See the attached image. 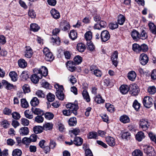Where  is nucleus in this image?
Instances as JSON below:
<instances>
[{
    "instance_id": "35",
    "label": "nucleus",
    "mask_w": 156,
    "mask_h": 156,
    "mask_svg": "<svg viewBox=\"0 0 156 156\" xmlns=\"http://www.w3.org/2000/svg\"><path fill=\"white\" fill-rule=\"evenodd\" d=\"M84 38L87 42L91 41L92 38V33L90 31H88L84 34Z\"/></svg>"
},
{
    "instance_id": "36",
    "label": "nucleus",
    "mask_w": 156,
    "mask_h": 156,
    "mask_svg": "<svg viewBox=\"0 0 156 156\" xmlns=\"http://www.w3.org/2000/svg\"><path fill=\"white\" fill-rule=\"evenodd\" d=\"M69 124L70 126H74L77 123L76 118L75 117L70 118L68 121Z\"/></svg>"
},
{
    "instance_id": "30",
    "label": "nucleus",
    "mask_w": 156,
    "mask_h": 156,
    "mask_svg": "<svg viewBox=\"0 0 156 156\" xmlns=\"http://www.w3.org/2000/svg\"><path fill=\"white\" fill-rule=\"evenodd\" d=\"M126 20V18L123 15L120 14L118 17L117 20L118 24L122 25H123L124 23Z\"/></svg>"
},
{
    "instance_id": "52",
    "label": "nucleus",
    "mask_w": 156,
    "mask_h": 156,
    "mask_svg": "<svg viewBox=\"0 0 156 156\" xmlns=\"http://www.w3.org/2000/svg\"><path fill=\"white\" fill-rule=\"evenodd\" d=\"M54 117V114L50 112H47L44 114L45 118L48 120H50L52 119Z\"/></svg>"
},
{
    "instance_id": "26",
    "label": "nucleus",
    "mask_w": 156,
    "mask_h": 156,
    "mask_svg": "<svg viewBox=\"0 0 156 156\" xmlns=\"http://www.w3.org/2000/svg\"><path fill=\"white\" fill-rule=\"evenodd\" d=\"M136 139L138 141H141L145 137L144 133L142 131L138 132L135 136Z\"/></svg>"
},
{
    "instance_id": "2",
    "label": "nucleus",
    "mask_w": 156,
    "mask_h": 156,
    "mask_svg": "<svg viewBox=\"0 0 156 156\" xmlns=\"http://www.w3.org/2000/svg\"><path fill=\"white\" fill-rule=\"evenodd\" d=\"M44 54L45 55V59L48 61H52L54 59V56L52 53L47 48H44L43 50Z\"/></svg>"
},
{
    "instance_id": "32",
    "label": "nucleus",
    "mask_w": 156,
    "mask_h": 156,
    "mask_svg": "<svg viewBox=\"0 0 156 156\" xmlns=\"http://www.w3.org/2000/svg\"><path fill=\"white\" fill-rule=\"evenodd\" d=\"M140 34L139 33V39L145 40L147 38L148 36L146 31L144 30H141Z\"/></svg>"
},
{
    "instance_id": "4",
    "label": "nucleus",
    "mask_w": 156,
    "mask_h": 156,
    "mask_svg": "<svg viewBox=\"0 0 156 156\" xmlns=\"http://www.w3.org/2000/svg\"><path fill=\"white\" fill-rule=\"evenodd\" d=\"M144 151L147 156H155L156 154L154 149L150 146H145L144 147Z\"/></svg>"
},
{
    "instance_id": "13",
    "label": "nucleus",
    "mask_w": 156,
    "mask_h": 156,
    "mask_svg": "<svg viewBox=\"0 0 156 156\" xmlns=\"http://www.w3.org/2000/svg\"><path fill=\"white\" fill-rule=\"evenodd\" d=\"M105 140L107 143L111 147H114L116 144L115 139L113 137L107 136L105 137Z\"/></svg>"
},
{
    "instance_id": "51",
    "label": "nucleus",
    "mask_w": 156,
    "mask_h": 156,
    "mask_svg": "<svg viewBox=\"0 0 156 156\" xmlns=\"http://www.w3.org/2000/svg\"><path fill=\"white\" fill-rule=\"evenodd\" d=\"M143 155L142 152L139 149L135 150L132 153L133 156H142Z\"/></svg>"
},
{
    "instance_id": "20",
    "label": "nucleus",
    "mask_w": 156,
    "mask_h": 156,
    "mask_svg": "<svg viewBox=\"0 0 156 156\" xmlns=\"http://www.w3.org/2000/svg\"><path fill=\"white\" fill-rule=\"evenodd\" d=\"M121 134V137L123 139L127 140L129 139L130 138L131 135L129 132L126 130L122 131Z\"/></svg>"
},
{
    "instance_id": "63",
    "label": "nucleus",
    "mask_w": 156,
    "mask_h": 156,
    "mask_svg": "<svg viewBox=\"0 0 156 156\" xmlns=\"http://www.w3.org/2000/svg\"><path fill=\"white\" fill-rule=\"evenodd\" d=\"M92 73L98 77H100L102 75V73L101 71L98 69H97Z\"/></svg>"
},
{
    "instance_id": "19",
    "label": "nucleus",
    "mask_w": 156,
    "mask_h": 156,
    "mask_svg": "<svg viewBox=\"0 0 156 156\" xmlns=\"http://www.w3.org/2000/svg\"><path fill=\"white\" fill-rule=\"evenodd\" d=\"M50 13L53 18L55 19H58L60 17L59 12L55 9H52L50 11Z\"/></svg>"
},
{
    "instance_id": "24",
    "label": "nucleus",
    "mask_w": 156,
    "mask_h": 156,
    "mask_svg": "<svg viewBox=\"0 0 156 156\" xmlns=\"http://www.w3.org/2000/svg\"><path fill=\"white\" fill-rule=\"evenodd\" d=\"M131 35L135 41L139 40V32L135 30H133L131 32Z\"/></svg>"
},
{
    "instance_id": "44",
    "label": "nucleus",
    "mask_w": 156,
    "mask_h": 156,
    "mask_svg": "<svg viewBox=\"0 0 156 156\" xmlns=\"http://www.w3.org/2000/svg\"><path fill=\"white\" fill-rule=\"evenodd\" d=\"M88 136L89 139H97L98 138V135L97 132H92L89 133Z\"/></svg>"
},
{
    "instance_id": "55",
    "label": "nucleus",
    "mask_w": 156,
    "mask_h": 156,
    "mask_svg": "<svg viewBox=\"0 0 156 156\" xmlns=\"http://www.w3.org/2000/svg\"><path fill=\"white\" fill-rule=\"evenodd\" d=\"M58 37L57 36H54V37H51V42H52L53 43V44H57L58 45L60 44V41L58 39Z\"/></svg>"
},
{
    "instance_id": "62",
    "label": "nucleus",
    "mask_w": 156,
    "mask_h": 156,
    "mask_svg": "<svg viewBox=\"0 0 156 156\" xmlns=\"http://www.w3.org/2000/svg\"><path fill=\"white\" fill-rule=\"evenodd\" d=\"M35 121L38 123H42L44 121V118L41 115H37L35 117Z\"/></svg>"
},
{
    "instance_id": "53",
    "label": "nucleus",
    "mask_w": 156,
    "mask_h": 156,
    "mask_svg": "<svg viewBox=\"0 0 156 156\" xmlns=\"http://www.w3.org/2000/svg\"><path fill=\"white\" fill-rule=\"evenodd\" d=\"M47 98L49 102H52L55 100V95L51 93H49L47 95Z\"/></svg>"
},
{
    "instance_id": "47",
    "label": "nucleus",
    "mask_w": 156,
    "mask_h": 156,
    "mask_svg": "<svg viewBox=\"0 0 156 156\" xmlns=\"http://www.w3.org/2000/svg\"><path fill=\"white\" fill-rule=\"evenodd\" d=\"M22 154L21 151L19 149H16L13 150L12 153L13 156H21Z\"/></svg>"
},
{
    "instance_id": "9",
    "label": "nucleus",
    "mask_w": 156,
    "mask_h": 156,
    "mask_svg": "<svg viewBox=\"0 0 156 156\" xmlns=\"http://www.w3.org/2000/svg\"><path fill=\"white\" fill-rule=\"evenodd\" d=\"M149 125L147 119H142L140 121V126L144 131L147 130Z\"/></svg>"
},
{
    "instance_id": "46",
    "label": "nucleus",
    "mask_w": 156,
    "mask_h": 156,
    "mask_svg": "<svg viewBox=\"0 0 156 156\" xmlns=\"http://www.w3.org/2000/svg\"><path fill=\"white\" fill-rule=\"evenodd\" d=\"M133 106L136 111H138L140 107V104L135 100L133 102Z\"/></svg>"
},
{
    "instance_id": "49",
    "label": "nucleus",
    "mask_w": 156,
    "mask_h": 156,
    "mask_svg": "<svg viewBox=\"0 0 156 156\" xmlns=\"http://www.w3.org/2000/svg\"><path fill=\"white\" fill-rule=\"evenodd\" d=\"M147 91L149 94H153L156 92V88L154 86H150L148 87Z\"/></svg>"
},
{
    "instance_id": "5",
    "label": "nucleus",
    "mask_w": 156,
    "mask_h": 156,
    "mask_svg": "<svg viewBox=\"0 0 156 156\" xmlns=\"http://www.w3.org/2000/svg\"><path fill=\"white\" fill-rule=\"evenodd\" d=\"M153 101L152 98L149 96H146L143 99V103L146 108H149L152 105Z\"/></svg>"
},
{
    "instance_id": "22",
    "label": "nucleus",
    "mask_w": 156,
    "mask_h": 156,
    "mask_svg": "<svg viewBox=\"0 0 156 156\" xmlns=\"http://www.w3.org/2000/svg\"><path fill=\"white\" fill-rule=\"evenodd\" d=\"M73 144L76 146H81L83 142V139L80 137H76L73 140Z\"/></svg>"
},
{
    "instance_id": "34",
    "label": "nucleus",
    "mask_w": 156,
    "mask_h": 156,
    "mask_svg": "<svg viewBox=\"0 0 156 156\" xmlns=\"http://www.w3.org/2000/svg\"><path fill=\"white\" fill-rule=\"evenodd\" d=\"M120 120L124 123H126L129 122L130 119L127 115H123L120 117Z\"/></svg>"
},
{
    "instance_id": "37",
    "label": "nucleus",
    "mask_w": 156,
    "mask_h": 156,
    "mask_svg": "<svg viewBox=\"0 0 156 156\" xmlns=\"http://www.w3.org/2000/svg\"><path fill=\"white\" fill-rule=\"evenodd\" d=\"M9 75L11 79V80L15 82L17 80V75L15 72H10L9 73Z\"/></svg>"
},
{
    "instance_id": "8",
    "label": "nucleus",
    "mask_w": 156,
    "mask_h": 156,
    "mask_svg": "<svg viewBox=\"0 0 156 156\" xmlns=\"http://www.w3.org/2000/svg\"><path fill=\"white\" fill-rule=\"evenodd\" d=\"M101 39L103 42H105L107 41L110 37L109 32L107 30L102 31L100 35Z\"/></svg>"
},
{
    "instance_id": "1",
    "label": "nucleus",
    "mask_w": 156,
    "mask_h": 156,
    "mask_svg": "<svg viewBox=\"0 0 156 156\" xmlns=\"http://www.w3.org/2000/svg\"><path fill=\"white\" fill-rule=\"evenodd\" d=\"M55 87L57 90L56 95L57 98L59 100H63L64 97V95L63 92L64 89L63 86L56 84L55 85Z\"/></svg>"
},
{
    "instance_id": "3",
    "label": "nucleus",
    "mask_w": 156,
    "mask_h": 156,
    "mask_svg": "<svg viewBox=\"0 0 156 156\" xmlns=\"http://www.w3.org/2000/svg\"><path fill=\"white\" fill-rule=\"evenodd\" d=\"M66 107L67 109H69L75 115H77V111L79 107L77 104L69 103L66 105Z\"/></svg>"
},
{
    "instance_id": "10",
    "label": "nucleus",
    "mask_w": 156,
    "mask_h": 156,
    "mask_svg": "<svg viewBox=\"0 0 156 156\" xmlns=\"http://www.w3.org/2000/svg\"><path fill=\"white\" fill-rule=\"evenodd\" d=\"M76 64L73 61H68L66 63V67L71 72L75 71L76 69Z\"/></svg>"
},
{
    "instance_id": "39",
    "label": "nucleus",
    "mask_w": 156,
    "mask_h": 156,
    "mask_svg": "<svg viewBox=\"0 0 156 156\" xmlns=\"http://www.w3.org/2000/svg\"><path fill=\"white\" fill-rule=\"evenodd\" d=\"M149 29L151 32L154 34H156V27L153 23H149L148 24Z\"/></svg>"
},
{
    "instance_id": "33",
    "label": "nucleus",
    "mask_w": 156,
    "mask_h": 156,
    "mask_svg": "<svg viewBox=\"0 0 156 156\" xmlns=\"http://www.w3.org/2000/svg\"><path fill=\"white\" fill-rule=\"evenodd\" d=\"M43 127L39 126H35L33 129V131L35 134H38L41 133L43 131Z\"/></svg>"
},
{
    "instance_id": "61",
    "label": "nucleus",
    "mask_w": 156,
    "mask_h": 156,
    "mask_svg": "<svg viewBox=\"0 0 156 156\" xmlns=\"http://www.w3.org/2000/svg\"><path fill=\"white\" fill-rule=\"evenodd\" d=\"M57 144L53 140L51 139L49 144V146L50 148L54 149L56 147Z\"/></svg>"
},
{
    "instance_id": "38",
    "label": "nucleus",
    "mask_w": 156,
    "mask_h": 156,
    "mask_svg": "<svg viewBox=\"0 0 156 156\" xmlns=\"http://www.w3.org/2000/svg\"><path fill=\"white\" fill-rule=\"evenodd\" d=\"M63 25L64 27L62 30L64 31H66L69 30L70 28V25L69 23L67 22L66 21H65L63 22H62L60 24V26Z\"/></svg>"
},
{
    "instance_id": "56",
    "label": "nucleus",
    "mask_w": 156,
    "mask_h": 156,
    "mask_svg": "<svg viewBox=\"0 0 156 156\" xmlns=\"http://www.w3.org/2000/svg\"><path fill=\"white\" fill-rule=\"evenodd\" d=\"M87 45L88 46V49L91 51L95 50V47L91 41L87 42Z\"/></svg>"
},
{
    "instance_id": "59",
    "label": "nucleus",
    "mask_w": 156,
    "mask_h": 156,
    "mask_svg": "<svg viewBox=\"0 0 156 156\" xmlns=\"http://www.w3.org/2000/svg\"><path fill=\"white\" fill-rule=\"evenodd\" d=\"M25 116L29 119H32L33 117L32 114H30V111L29 110H26L24 112Z\"/></svg>"
},
{
    "instance_id": "40",
    "label": "nucleus",
    "mask_w": 156,
    "mask_h": 156,
    "mask_svg": "<svg viewBox=\"0 0 156 156\" xmlns=\"http://www.w3.org/2000/svg\"><path fill=\"white\" fill-rule=\"evenodd\" d=\"M82 95L84 99L87 102H89L90 101V98L89 94L87 90H84L83 91Z\"/></svg>"
},
{
    "instance_id": "7",
    "label": "nucleus",
    "mask_w": 156,
    "mask_h": 156,
    "mask_svg": "<svg viewBox=\"0 0 156 156\" xmlns=\"http://www.w3.org/2000/svg\"><path fill=\"white\" fill-rule=\"evenodd\" d=\"M35 72L37 75H39L40 76H41V78L42 76H46L48 74V69L45 66H42L41 69L35 70Z\"/></svg>"
},
{
    "instance_id": "21",
    "label": "nucleus",
    "mask_w": 156,
    "mask_h": 156,
    "mask_svg": "<svg viewBox=\"0 0 156 156\" xmlns=\"http://www.w3.org/2000/svg\"><path fill=\"white\" fill-rule=\"evenodd\" d=\"M136 76V74L135 72L133 71H131L128 73L127 77L129 80L133 81L135 80Z\"/></svg>"
},
{
    "instance_id": "50",
    "label": "nucleus",
    "mask_w": 156,
    "mask_h": 156,
    "mask_svg": "<svg viewBox=\"0 0 156 156\" xmlns=\"http://www.w3.org/2000/svg\"><path fill=\"white\" fill-rule=\"evenodd\" d=\"M1 124L3 127L5 129L9 127L10 123L6 119L3 120L1 122Z\"/></svg>"
},
{
    "instance_id": "6",
    "label": "nucleus",
    "mask_w": 156,
    "mask_h": 156,
    "mask_svg": "<svg viewBox=\"0 0 156 156\" xmlns=\"http://www.w3.org/2000/svg\"><path fill=\"white\" fill-rule=\"evenodd\" d=\"M129 88L130 89V93L133 96L137 95L139 93V89L137 85L133 83L130 85Z\"/></svg>"
},
{
    "instance_id": "48",
    "label": "nucleus",
    "mask_w": 156,
    "mask_h": 156,
    "mask_svg": "<svg viewBox=\"0 0 156 156\" xmlns=\"http://www.w3.org/2000/svg\"><path fill=\"white\" fill-rule=\"evenodd\" d=\"M105 107L108 111L110 112H114V108L113 105H112L108 103H106L105 104Z\"/></svg>"
},
{
    "instance_id": "16",
    "label": "nucleus",
    "mask_w": 156,
    "mask_h": 156,
    "mask_svg": "<svg viewBox=\"0 0 156 156\" xmlns=\"http://www.w3.org/2000/svg\"><path fill=\"white\" fill-rule=\"evenodd\" d=\"M129 89V87L126 85H122L119 88L120 92L123 94H126L127 93Z\"/></svg>"
},
{
    "instance_id": "45",
    "label": "nucleus",
    "mask_w": 156,
    "mask_h": 156,
    "mask_svg": "<svg viewBox=\"0 0 156 156\" xmlns=\"http://www.w3.org/2000/svg\"><path fill=\"white\" fill-rule=\"evenodd\" d=\"M21 105L22 107L24 108H27L29 106L28 102L24 98L21 99Z\"/></svg>"
},
{
    "instance_id": "29",
    "label": "nucleus",
    "mask_w": 156,
    "mask_h": 156,
    "mask_svg": "<svg viewBox=\"0 0 156 156\" xmlns=\"http://www.w3.org/2000/svg\"><path fill=\"white\" fill-rule=\"evenodd\" d=\"M94 101L98 104L104 103L105 100L102 98L101 96L98 94L94 98Z\"/></svg>"
},
{
    "instance_id": "64",
    "label": "nucleus",
    "mask_w": 156,
    "mask_h": 156,
    "mask_svg": "<svg viewBox=\"0 0 156 156\" xmlns=\"http://www.w3.org/2000/svg\"><path fill=\"white\" fill-rule=\"evenodd\" d=\"M148 135L151 140L154 142L155 143H156V135L152 133H150Z\"/></svg>"
},
{
    "instance_id": "23",
    "label": "nucleus",
    "mask_w": 156,
    "mask_h": 156,
    "mask_svg": "<svg viewBox=\"0 0 156 156\" xmlns=\"http://www.w3.org/2000/svg\"><path fill=\"white\" fill-rule=\"evenodd\" d=\"M41 78V76H40L39 75H37V74L32 75L30 77L31 81L35 83H37L39 79Z\"/></svg>"
},
{
    "instance_id": "18",
    "label": "nucleus",
    "mask_w": 156,
    "mask_h": 156,
    "mask_svg": "<svg viewBox=\"0 0 156 156\" xmlns=\"http://www.w3.org/2000/svg\"><path fill=\"white\" fill-rule=\"evenodd\" d=\"M29 131V128L27 127H23L20 129L19 133L22 136H26L28 134Z\"/></svg>"
},
{
    "instance_id": "17",
    "label": "nucleus",
    "mask_w": 156,
    "mask_h": 156,
    "mask_svg": "<svg viewBox=\"0 0 156 156\" xmlns=\"http://www.w3.org/2000/svg\"><path fill=\"white\" fill-rule=\"evenodd\" d=\"M31 110L34 114L35 115H42L44 113L43 110L39 108H32Z\"/></svg>"
},
{
    "instance_id": "42",
    "label": "nucleus",
    "mask_w": 156,
    "mask_h": 156,
    "mask_svg": "<svg viewBox=\"0 0 156 156\" xmlns=\"http://www.w3.org/2000/svg\"><path fill=\"white\" fill-rule=\"evenodd\" d=\"M30 103L32 106L35 107L39 104V101L37 97H34L31 100Z\"/></svg>"
},
{
    "instance_id": "58",
    "label": "nucleus",
    "mask_w": 156,
    "mask_h": 156,
    "mask_svg": "<svg viewBox=\"0 0 156 156\" xmlns=\"http://www.w3.org/2000/svg\"><path fill=\"white\" fill-rule=\"evenodd\" d=\"M53 124L51 123H47L44 125L43 127L44 129L46 130L51 129L53 127Z\"/></svg>"
},
{
    "instance_id": "60",
    "label": "nucleus",
    "mask_w": 156,
    "mask_h": 156,
    "mask_svg": "<svg viewBox=\"0 0 156 156\" xmlns=\"http://www.w3.org/2000/svg\"><path fill=\"white\" fill-rule=\"evenodd\" d=\"M30 138L25 137L22 140V143L26 145H29L31 143Z\"/></svg>"
},
{
    "instance_id": "25",
    "label": "nucleus",
    "mask_w": 156,
    "mask_h": 156,
    "mask_svg": "<svg viewBox=\"0 0 156 156\" xmlns=\"http://www.w3.org/2000/svg\"><path fill=\"white\" fill-rule=\"evenodd\" d=\"M29 72L24 71L22 72L20 76V79L23 81H25L29 78Z\"/></svg>"
},
{
    "instance_id": "27",
    "label": "nucleus",
    "mask_w": 156,
    "mask_h": 156,
    "mask_svg": "<svg viewBox=\"0 0 156 156\" xmlns=\"http://www.w3.org/2000/svg\"><path fill=\"white\" fill-rule=\"evenodd\" d=\"M77 50L80 52H82L84 51L86 49L85 45L82 43H78L76 46Z\"/></svg>"
},
{
    "instance_id": "54",
    "label": "nucleus",
    "mask_w": 156,
    "mask_h": 156,
    "mask_svg": "<svg viewBox=\"0 0 156 156\" xmlns=\"http://www.w3.org/2000/svg\"><path fill=\"white\" fill-rule=\"evenodd\" d=\"M74 62L76 65H78L82 62V58L79 55L76 56L74 58Z\"/></svg>"
},
{
    "instance_id": "15",
    "label": "nucleus",
    "mask_w": 156,
    "mask_h": 156,
    "mask_svg": "<svg viewBox=\"0 0 156 156\" xmlns=\"http://www.w3.org/2000/svg\"><path fill=\"white\" fill-rule=\"evenodd\" d=\"M25 53V56L27 58H30L32 56L33 52L30 46H26Z\"/></svg>"
},
{
    "instance_id": "28",
    "label": "nucleus",
    "mask_w": 156,
    "mask_h": 156,
    "mask_svg": "<svg viewBox=\"0 0 156 156\" xmlns=\"http://www.w3.org/2000/svg\"><path fill=\"white\" fill-rule=\"evenodd\" d=\"M18 63L19 67L22 68H25L27 66V62L23 59L19 60Z\"/></svg>"
},
{
    "instance_id": "43",
    "label": "nucleus",
    "mask_w": 156,
    "mask_h": 156,
    "mask_svg": "<svg viewBox=\"0 0 156 156\" xmlns=\"http://www.w3.org/2000/svg\"><path fill=\"white\" fill-rule=\"evenodd\" d=\"M30 29L34 32H36L39 29L40 27L36 23H32L30 26Z\"/></svg>"
},
{
    "instance_id": "31",
    "label": "nucleus",
    "mask_w": 156,
    "mask_h": 156,
    "mask_svg": "<svg viewBox=\"0 0 156 156\" xmlns=\"http://www.w3.org/2000/svg\"><path fill=\"white\" fill-rule=\"evenodd\" d=\"M69 36L72 40H75L77 38V36L76 31L74 30H71L70 31Z\"/></svg>"
},
{
    "instance_id": "41",
    "label": "nucleus",
    "mask_w": 156,
    "mask_h": 156,
    "mask_svg": "<svg viewBox=\"0 0 156 156\" xmlns=\"http://www.w3.org/2000/svg\"><path fill=\"white\" fill-rule=\"evenodd\" d=\"M132 49L136 53H139L141 51L140 46L137 44H133L132 45Z\"/></svg>"
},
{
    "instance_id": "57",
    "label": "nucleus",
    "mask_w": 156,
    "mask_h": 156,
    "mask_svg": "<svg viewBox=\"0 0 156 156\" xmlns=\"http://www.w3.org/2000/svg\"><path fill=\"white\" fill-rule=\"evenodd\" d=\"M80 132V130L77 128H76L73 130L69 131V132L70 133H73L76 136L78 135Z\"/></svg>"
},
{
    "instance_id": "11",
    "label": "nucleus",
    "mask_w": 156,
    "mask_h": 156,
    "mask_svg": "<svg viewBox=\"0 0 156 156\" xmlns=\"http://www.w3.org/2000/svg\"><path fill=\"white\" fill-rule=\"evenodd\" d=\"M118 51H115L112 54L111 57V59L113 64L115 67L117 66L118 63Z\"/></svg>"
},
{
    "instance_id": "12",
    "label": "nucleus",
    "mask_w": 156,
    "mask_h": 156,
    "mask_svg": "<svg viewBox=\"0 0 156 156\" xmlns=\"http://www.w3.org/2000/svg\"><path fill=\"white\" fill-rule=\"evenodd\" d=\"M139 60L140 63L143 65H145L148 62L149 58L146 54L142 53L140 55Z\"/></svg>"
},
{
    "instance_id": "14",
    "label": "nucleus",
    "mask_w": 156,
    "mask_h": 156,
    "mask_svg": "<svg viewBox=\"0 0 156 156\" xmlns=\"http://www.w3.org/2000/svg\"><path fill=\"white\" fill-rule=\"evenodd\" d=\"M2 83L5 88L8 90H11L12 89H15L16 86H14L12 84L9 83L7 81L3 80Z\"/></svg>"
}]
</instances>
